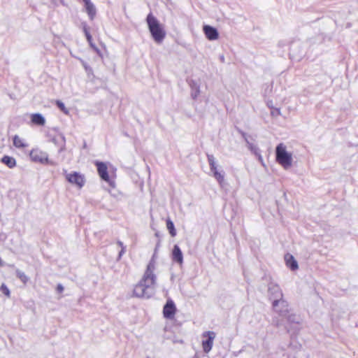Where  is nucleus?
Listing matches in <instances>:
<instances>
[{
	"label": "nucleus",
	"instance_id": "1",
	"mask_svg": "<svg viewBox=\"0 0 358 358\" xmlns=\"http://www.w3.org/2000/svg\"><path fill=\"white\" fill-rule=\"evenodd\" d=\"M155 270V262L151 260L147 266V268L142 279L134 287V296L137 298L149 299L153 296L157 282V276L154 273Z\"/></svg>",
	"mask_w": 358,
	"mask_h": 358
},
{
	"label": "nucleus",
	"instance_id": "2",
	"mask_svg": "<svg viewBox=\"0 0 358 358\" xmlns=\"http://www.w3.org/2000/svg\"><path fill=\"white\" fill-rule=\"evenodd\" d=\"M276 162L282 167L287 170L292 166V154L287 150V147L283 143H280L275 148Z\"/></svg>",
	"mask_w": 358,
	"mask_h": 358
},
{
	"label": "nucleus",
	"instance_id": "3",
	"mask_svg": "<svg viewBox=\"0 0 358 358\" xmlns=\"http://www.w3.org/2000/svg\"><path fill=\"white\" fill-rule=\"evenodd\" d=\"M147 23L156 43H160L164 38L165 32L157 18L150 13L147 16Z\"/></svg>",
	"mask_w": 358,
	"mask_h": 358
},
{
	"label": "nucleus",
	"instance_id": "4",
	"mask_svg": "<svg viewBox=\"0 0 358 358\" xmlns=\"http://www.w3.org/2000/svg\"><path fill=\"white\" fill-rule=\"evenodd\" d=\"M216 334L212 331H204L202 334V348L204 352L208 353L213 348Z\"/></svg>",
	"mask_w": 358,
	"mask_h": 358
},
{
	"label": "nucleus",
	"instance_id": "5",
	"mask_svg": "<svg viewBox=\"0 0 358 358\" xmlns=\"http://www.w3.org/2000/svg\"><path fill=\"white\" fill-rule=\"evenodd\" d=\"M95 164L97 167V172L100 178L108 183V185L111 187H115V180L110 178L108 173V166L106 163L98 162L96 161L95 162Z\"/></svg>",
	"mask_w": 358,
	"mask_h": 358
},
{
	"label": "nucleus",
	"instance_id": "6",
	"mask_svg": "<svg viewBox=\"0 0 358 358\" xmlns=\"http://www.w3.org/2000/svg\"><path fill=\"white\" fill-rule=\"evenodd\" d=\"M65 178L69 182L76 185L79 188H82L85 183L84 175L78 172L74 171L68 173L65 171Z\"/></svg>",
	"mask_w": 358,
	"mask_h": 358
},
{
	"label": "nucleus",
	"instance_id": "7",
	"mask_svg": "<svg viewBox=\"0 0 358 358\" xmlns=\"http://www.w3.org/2000/svg\"><path fill=\"white\" fill-rule=\"evenodd\" d=\"M273 307L275 311L282 317L290 312L288 308L287 302L283 299H275L273 301Z\"/></svg>",
	"mask_w": 358,
	"mask_h": 358
},
{
	"label": "nucleus",
	"instance_id": "8",
	"mask_svg": "<svg viewBox=\"0 0 358 358\" xmlns=\"http://www.w3.org/2000/svg\"><path fill=\"white\" fill-rule=\"evenodd\" d=\"M30 157L32 161L36 162H40L41 164L50 163L47 153L38 150L31 151Z\"/></svg>",
	"mask_w": 358,
	"mask_h": 358
},
{
	"label": "nucleus",
	"instance_id": "9",
	"mask_svg": "<svg viewBox=\"0 0 358 358\" xmlns=\"http://www.w3.org/2000/svg\"><path fill=\"white\" fill-rule=\"evenodd\" d=\"M176 312V307L171 299H168L163 308V315L165 318L172 319Z\"/></svg>",
	"mask_w": 358,
	"mask_h": 358
},
{
	"label": "nucleus",
	"instance_id": "10",
	"mask_svg": "<svg viewBox=\"0 0 358 358\" xmlns=\"http://www.w3.org/2000/svg\"><path fill=\"white\" fill-rule=\"evenodd\" d=\"M268 292L269 293L270 297L275 299H282L283 294L280 286L278 284L271 282L268 284Z\"/></svg>",
	"mask_w": 358,
	"mask_h": 358
},
{
	"label": "nucleus",
	"instance_id": "11",
	"mask_svg": "<svg viewBox=\"0 0 358 358\" xmlns=\"http://www.w3.org/2000/svg\"><path fill=\"white\" fill-rule=\"evenodd\" d=\"M51 141L57 146L59 147V152H62L65 150L66 138L63 135H57L52 138Z\"/></svg>",
	"mask_w": 358,
	"mask_h": 358
},
{
	"label": "nucleus",
	"instance_id": "12",
	"mask_svg": "<svg viewBox=\"0 0 358 358\" xmlns=\"http://www.w3.org/2000/svg\"><path fill=\"white\" fill-rule=\"evenodd\" d=\"M172 259L179 264L180 265H182L183 263V255L181 250L178 247V245H175L173 246V250H172Z\"/></svg>",
	"mask_w": 358,
	"mask_h": 358
},
{
	"label": "nucleus",
	"instance_id": "13",
	"mask_svg": "<svg viewBox=\"0 0 358 358\" xmlns=\"http://www.w3.org/2000/svg\"><path fill=\"white\" fill-rule=\"evenodd\" d=\"M285 261L286 266L292 271H296L298 269V263L292 255L289 253L286 254L285 255Z\"/></svg>",
	"mask_w": 358,
	"mask_h": 358
},
{
	"label": "nucleus",
	"instance_id": "14",
	"mask_svg": "<svg viewBox=\"0 0 358 358\" xmlns=\"http://www.w3.org/2000/svg\"><path fill=\"white\" fill-rule=\"evenodd\" d=\"M203 31L205 32L206 37L210 40L216 39L218 36V33H217V31L216 30V29H215L210 26H208V25L204 26Z\"/></svg>",
	"mask_w": 358,
	"mask_h": 358
},
{
	"label": "nucleus",
	"instance_id": "15",
	"mask_svg": "<svg viewBox=\"0 0 358 358\" xmlns=\"http://www.w3.org/2000/svg\"><path fill=\"white\" fill-rule=\"evenodd\" d=\"M85 10L90 20H94L96 16V10L93 3L90 2L85 4Z\"/></svg>",
	"mask_w": 358,
	"mask_h": 358
},
{
	"label": "nucleus",
	"instance_id": "16",
	"mask_svg": "<svg viewBox=\"0 0 358 358\" xmlns=\"http://www.w3.org/2000/svg\"><path fill=\"white\" fill-rule=\"evenodd\" d=\"M31 122L37 125L43 126L45 124V120L40 113H35L31 115Z\"/></svg>",
	"mask_w": 358,
	"mask_h": 358
},
{
	"label": "nucleus",
	"instance_id": "17",
	"mask_svg": "<svg viewBox=\"0 0 358 358\" xmlns=\"http://www.w3.org/2000/svg\"><path fill=\"white\" fill-rule=\"evenodd\" d=\"M1 161L10 169H13L16 166L15 159L10 156L6 155L3 157Z\"/></svg>",
	"mask_w": 358,
	"mask_h": 358
},
{
	"label": "nucleus",
	"instance_id": "18",
	"mask_svg": "<svg viewBox=\"0 0 358 358\" xmlns=\"http://www.w3.org/2000/svg\"><path fill=\"white\" fill-rule=\"evenodd\" d=\"M191 89H192L191 96H192V99H196L198 98V96L200 95V92H201L199 85L196 83H193L191 85Z\"/></svg>",
	"mask_w": 358,
	"mask_h": 358
},
{
	"label": "nucleus",
	"instance_id": "19",
	"mask_svg": "<svg viewBox=\"0 0 358 358\" xmlns=\"http://www.w3.org/2000/svg\"><path fill=\"white\" fill-rule=\"evenodd\" d=\"M283 317L285 318L287 321L290 324L299 323V317L294 313L290 312H289V313L287 314V315L284 316Z\"/></svg>",
	"mask_w": 358,
	"mask_h": 358
},
{
	"label": "nucleus",
	"instance_id": "20",
	"mask_svg": "<svg viewBox=\"0 0 358 358\" xmlns=\"http://www.w3.org/2000/svg\"><path fill=\"white\" fill-rule=\"evenodd\" d=\"M207 158L211 171L213 172L217 170V166L214 156L212 155H208Z\"/></svg>",
	"mask_w": 358,
	"mask_h": 358
},
{
	"label": "nucleus",
	"instance_id": "21",
	"mask_svg": "<svg viewBox=\"0 0 358 358\" xmlns=\"http://www.w3.org/2000/svg\"><path fill=\"white\" fill-rule=\"evenodd\" d=\"M166 227L172 237L176 236V231L173 222L169 218L166 220Z\"/></svg>",
	"mask_w": 358,
	"mask_h": 358
},
{
	"label": "nucleus",
	"instance_id": "22",
	"mask_svg": "<svg viewBox=\"0 0 358 358\" xmlns=\"http://www.w3.org/2000/svg\"><path fill=\"white\" fill-rule=\"evenodd\" d=\"M13 145L18 148L26 147V144L24 143V140L17 135L13 137Z\"/></svg>",
	"mask_w": 358,
	"mask_h": 358
},
{
	"label": "nucleus",
	"instance_id": "23",
	"mask_svg": "<svg viewBox=\"0 0 358 358\" xmlns=\"http://www.w3.org/2000/svg\"><path fill=\"white\" fill-rule=\"evenodd\" d=\"M246 144L248 148L255 155H257L260 152L259 149L257 145H255L248 141L247 138H245Z\"/></svg>",
	"mask_w": 358,
	"mask_h": 358
},
{
	"label": "nucleus",
	"instance_id": "24",
	"mask_svg": "<svg viewBox=\"0 0 358 358\" xmlns=\"http://www.w3.org/2000/svg\"><path fill=\"white\" fill-rule=\"evenodd\" d=\"M213 173L214 178L220 185H222L224 180V173L222 171H219L218 170H215L213 171Z\"/></svg>",
	"mask_w": 358,
	"mask_h": 358
},
{
	"label": "nucleus",
	"instance_id": "25",
	"mask_svg": "<svg viewBox=\"0 0 358 358\" xmlns=\"http://www.w3.org/2000/svg\"><path fill=\"white\" fill-rule=\"evenodd\" d=\"M17 277L23 282L27 283L29 280V278L26 275V274L21 271L20 270H16L15 271Z\"/></svg>",
	"mask_w": 358,
	"mask_h": 358
},
{
	"label": "nucleus",
	"instance_id": "26",
	"mask_svg": "<svg viewBox=\"0 0 358 358\" xmlns=\"http://www.w3.org/2000/svg\"><path fill=\"white\" fill-rule=\"evenodd\" d=\"M57 107L66 115L69 113V110L65 106L64 103L61 101H57Z\"/></svg>",
	"mask_w": 358,
	"mask_h": 358
},
{
	"label": "nucleus",
	"instance_id": "27",
	"mask_svg": "<svg viewBox=\"0 0 358 358\" xmlns=\"http://www.w3.org/2000/svg\"><path fill=\"white\" fill-rule=\"evenodd\" d=\"M0 290L7 296H10V292L5 284H2L0 287Z\"/></svg>",
	"mask_w": 358,
	"mask_h": 358
},
{
	"label": "nucleus",
	"instance_id": "28",
	"mask_svg": "<svg viewBox=\"0 0 358 358\" xmlns=\"http://www.w3.org/2000/svg\"><path fill=\"white\" fill-rule=\"evenodd\" d=\"M90 50L93 52H96L97 54H99L100 56H101V54L100 52V50L96 47V46H94V45H92V46H90Z\"/></svg>",
	"mask_w": 358,
	"mask_h": 358
},
{
	"label": "nucleus",
	"instance_id": "29",
	"mask_svg": "<svg viewBox=\"0 0 358 358\" xmlns=\"http://www.w3.org/2000/svg\"><path fill=\"white\" fill-rule=\"evenodd\" d=\"M83 66L86 71V72L87 73L88 75H90V73H92V69L88 66L85 63H83Z\"/></svg>",
	"mask_w": 358,
	"mask_h": 358
},
{
	"label": "nucleus",
	"instance_id": "30",
	"mask_svg": "<svg viewBox=\"0 0 358 358\" xmlns=\"http://www.w3.org/2000/svg\"><path fill=\"white\" fill-rule=\"evenodd\" d=\"M255 156L257 157L258 158V160L259 162L261 163V164L263 166H265V163H264V161L263 159V157L261 155V153L259 152V154L256 155Z\"/></svg>",
	"mask_w": 358,
	"mask_h": 358
},
{
	"label": "nucleus",
	"instance_id": "31",
	"mask_svg": "<svg viewBox=\"0 0 358 358\" xmlns=\"http://www.w3.org/2000/svg\"><path fill=\"white\" fill-rule=\"evenodd\" d=\"M125 252V247L121 248V250L119 253L118 259H120L122 255Z\"/></svg>",
	"mask_w": 358,
	"mask_h": 358
},
{
	"label": "nucleus",
	"instance_id": "32",
	"mask_svg": "<svg viewBox=\"0 0 358 358\" xmlns=\"http://www.w3.org/2000/svg\"><path fill=\"white\" fill-rule=\"evenodd\" d=\"M272 113V115H275V114H276V115H280V109H278V108H275V109L272 111V113Z\"/></svg>",
	"mask_w": 358,
	"mask_h": 358
},
{
	"label": "nucleus",
	"instance_id": "33",
	"mask_svg": "<svg viewBox=\"0 0 358 358\" xmlns=\"http://www.w3.org/2000/svg\"><path fill=\"white\" fill-rule=\"evenodd\" d=\"M57 290L59 292H62L63 290H64V287L62 285H58L57 286Z\"/></svg>",
	"mask_w": 358,
	"mask_h": 358
},
{
	"label": "nucleus",
	"instance_id": "34",
	"mask_svg": "<svg viewBox=\"0 0 358 358\" xmlns=\"http://www.w3.org/2000/svg\"><path fill=\"white\" fill-rule=\"evenodd\" d=\"M117 245H118L119 246H120L121 248L124 247V246L123 245L122 242H121V241H117Z\"/></svg>",
	"mask_w": 358,
	"mask_h": 358
},
{
	"label": "nucleus",
	"instance_id": "35",
	"mask_svg": "<svg viewBox=\"0 0 358 358\" xmlns=\"http://www.w3.org/2000/svg\"><path fill=\"white\" fill-rule=\"evenodd\" d=\"M3 266V262L1 259V258L0 257V267Z\"/></svg>",
	"mask_w": 358,
	"mask_h": 358
},
{
	"label": "nucleus",
	"instance_id": "36",
	"mask_svg": "<svg viewBox=\"0 0 358 358\" xmlns=\"http://www.w3.org/2000/svg\"><path fill=\"white\" fill-rule=\"evenodd\" d=\"M83 1H84L85 4L91 2L90 0H83Z\"/></svg>",
	"mask_w": 358,
	"mask_h": 358
},
{
	"label": "nucleus",
	"instance_id": "37",
	"mask_svg": "<svg viewBox=\"0 0 358 358\" xmlns=\"http://www.w3.org/2000/svg\"><path fill=\"white\" fill-rule=\"evenodd\" d=\"M220 59H221V61H222V62H224V56H221V57H220Z\"/></svg>",
	"mask_w": 358,
	"mask_h": 358
},
{
	"label": "nucleus",
	"instance_id": "38",
	"mask_svg": "<svg viewBox=\"0 0 358 358\" xmlns=\"http://www.w3.org/2000/svg\"><path fill=\"white\" fill-rule=\"evenodd\" d=\"M276 325L279 326V325H280V324H279L278 322H276Z\"/></svg>",
	"mask_w": 358,
	"mask_h": 358
},
{
	"label": "nucleus",
	"instance_id": "39",
	"mask_svg": "<svg viewBox=\"0 0 358 358\" xmlns=\"http://www.w3.org/2000/svg\"><path fill=\"white\" fill-rule=\"evenodd\" d=\"M148 358H149V357H148Z\"/></svg>",
	"mask_w": 358,
	"mask_h": 358
}]
</instances>
